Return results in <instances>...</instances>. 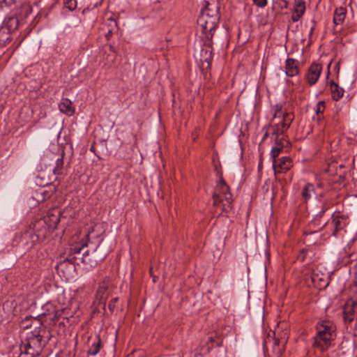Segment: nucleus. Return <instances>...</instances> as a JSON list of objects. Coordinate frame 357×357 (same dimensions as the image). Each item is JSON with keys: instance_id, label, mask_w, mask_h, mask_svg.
<instances>
[{"instance_id": "nucleus-36", "label": "nucleus", "mask_w": 357, "mask_h": 357, "mask_svg": "<svg viewBox=\"0 0 357 357\" xmlns=\"http://www.w3.org/2000/svg\"><path fill=\"white\" fill-rule=\"evenodd\" d=\"M314 29V26L310 28V33H309L310 36L312 34Z\"/></svg>"}, {"instance_id": "nucleus-4", "label": "nucleus", "mask_w": 357, "mask_h": 357, "mask_svg": "<svg viewBox=\"0 0 357 357\" xmlns=\"http://www.w3.org/2000/svg\"><path fill=\"white\" fill-rule=\"evenodd\" d=\"M273 116L271 121L272 135H284L294 119L291 112L287 111L282 103H277L272 107Z\"/></svg>"}, {"instance_id": "nucleus-7", "label": "nucleus", "mask_w": 357, "mask_h": 357, "mask_svg": "<svg viewBox=\"0 0 357 357\" xmlns=\"http://www.w3.org/2000/svg\"><path fill=\"white\" fill-rule=\"evenodd\" d=\"M349 224L348 218L343 215H333L331 222H326L322 228L329 227L331 230L332 236L337 237L342 236L346 232V227Z\"/></svg>"}, {"instance_id": "nucleus-35", "label": "nucleus", "mask_w": 357, "mask_h": 357, "mask_svg": "<svg viewBox=\"0 0 357 357\" xmlns=\"http://www.w3.org/2000/svg\"><path fill=\"white\" fill-rule=\"evenodd\" d=\"M317 279H318V278H317V276H315V275H314V276H312V282H313V283H315V282H316V280H317Z\"/></svg>"}, {"instance_id": "nucleus-6", "label": "nucleus", "mask_w": 357, "mask_h": 357, "mask_svg": "<svg viewBox=\"0 0 357 357\" xmlns=\"http://www.w3.org/2000/svg\"><path fill=\"white\" fill-rule=\"evenodd\" d=\"M213 204L222 211L229 212L231 209L232 195L225 181H221L219 192L213 194Z\"/></svg>"}, {"instance_id": "nucleus-5", "label": "nucleus", "mask_w": 357, "mask_h": 357, "mask_svg": "<svg viewBox=\"0 0 357 357\" xmlns=\"http://www.w3.org/2000/svg\"><path fill=\"white\" fill-rule=\"evenodd\" d=\"M59 222L58 215L48 213L43 219L38 220L33 226L36 236L39 241H44L50 232L56 228Z\"/></svg>"}, {"instance_id": "nucleus-26", "label": "nucleus", "mask_w": 357, "mask_h": 357, "mask_svg": "<svg viewBox=\"0 0 357 357\" xmlns=\"http://www.w3.org/2000/svg\"><path fill=\"white\" fill-rule=\"evenodd\" d=\"M36 196L38 201H44L45 199L50 198L51 197V194L45 190L40 189V190L36 192Z\"/></svg>"}, {"instance_id": "nucleus-23", "label": "nucleus", "mask_w": 357, "mask_h": 357, "mask_svg": "<svg viewBox=\"0 0 357 357\" xmlns=\"http://www.w3.org/2000/svg\"><path fill=\"white\" fill-rule=\"evenodd\" d=\"M274 137L275 145L282 146L283 148L288 146L289 142L286 139L284 135H272Z\"/></svg>"}, {"instance_id": "nucleus-39", "label": "nucleus", "mask_w": 357, "mask_h": 357, "mask_svg": "<svg viewBox=\"0 0 357 357\" xmlns=\"http://www.w3.org/2000/svg\"><path fill=\"white\" fill-rule=\"evenodd\" d=\"M149 271H150V273L151 274V273H152V268H150Z\"/></svg>"}, {"instance_id": "nucleus-12", "label": "nucleus", "mask_w": 357, "mask_h": 357, "mask_svg": "<svg viewBox=\"0 0 357 357\" xmlns=\"http://www.w3.org/2000/svg\"><path fill=\"white\" fill-rule=\"evenodd\" d=\"M293 167L292 160L287 156H283L273 161L275 173H286Z\"/></svg>"}, {"instance_id": "nucleus-29", "label": "nucleus", "mask_w": 357, "mask_h": 357, "mask_svg": "<svg viewBox=\"0 0 357 357\" xmlns=\"http://www.w3.org/2000/svg\"><path fill=\"white\" fill-rule=\"evenodd\" d=\"M119 298L117 297L112 298L109 304H108V308L111 312H114V310L116 308V303L118 301Z\"/></svg>"}, {"instance_id": "nucleus-16", "label": "nucleus", "mask_w": 357, "mask_h": 357, "mask_svg": "<svg viewBox=\"0 0 357 357\" xmlns=\"http://www.w3.org/2000/svg\"><path fill=\"white\" fill-rule=\"evenodd\" d=\"M305 10V3L304 0L296 1L291 20L294 22H298L303 15Z\"/></svg>"}, {"instance_id": "nucleus-17", "label": "nucleus", "mask_w": 357, "mask_h": 357, "mask_svg": "<svg viewBox=\"0 0 357 357\" xmlns=\"http://www.w3.org/2000/svg\"><path fill=\"white\" fill-rule=\"evenodd\" d=\"M59 108L61 112L69 116L73 115L75 113L73 102L68 98H63L59 104Z\"/></svg>"}, {"instance_id": "nucleus-25", "label": "nucleus", "mask_w": 357, "mask_h": 357, "mask_svg": "<svg viewBox=\"0 0 357 357\" xmlns=\"http://www.w3.org/2000/svg\"><path fill=\"white\" fill-rule=\"evenodd\" d=\"M325 108L326 106L325 102L324 101H319L317 102L315 111L317 115L318 121H321V118L323 117V113L325 110Z\"/></svg>"}, {"instance_id": "nucleus-10", "label": "nucleus", "mask_w": 357, "mask_h": 357, "mask_svg": "<svg viewBox=\"0 0 357 357\" xmlns=\"http://www.w3.org/2000/svg\"><path fill=\"white\" fill-rule=\"evenodd\" d=\"M201 38L204 41V45L200 52V61L202 63H206L207 64L206 68H208L211 66L213 59L212 39Z\"/></svg>"}, {"instance_id": "nucleus-30", "label": "nucleus", "mask_w": 357, "mask_h": 357, "mask_svg": "<svg viewBox=\"0 0 357 357\" xmlns=\"http://www.w3.org/2000/svg\"><path fill=\"white\" fill-rule=\"evenodd\" d=\"M255 5L259 8H264L267 5V0H252Z\"/></svg>"}, {"instance_id": "nucleus-9", "label": "nucleus", "mask_w": 357, "mask_h": 357, "mask_svg": "<svg viewBox=\"0 0 357 357\" xmlns=\"http://www.w3.org/2000/svg\"><path fill=\"white\" fill-rule=\"evenodd\" d=\"M111 280L108 277H105L99 283L96 294V302L98 304H105L109 296V288L111 286Z\"/></svg>"}, {"instance_id": "nucleus-2", "label": "nucleus", "mask_w": 357, "mask_h": 357, "mask_svg": "<svg viewBox=\"0 0 357 357\" xmlns=\"http://www.w3.org/2000/svg\"><path fill=\"white\" fill-rule=\"evenodd\" d=\"M220 20L219 7L215 3L207 2L206 6L202 9L197 19V24L201 29L200 37L212 39Z\"/></svg>"}, {"instance_id": "nucleus-31", "label": "nucleus", "mask_w": 357, "mask_h": 357, "mask_svg": "<svg viewBox=\"0 0 357 357\" xmlns=\"http://www.w3.org/2000/svg\"><path fill=\"white\" fill-rule=\"evenodd\" d=\"M10 40L9 33L7 35V31L2 33L0 37V41L6 42L7 40Z\"/></svg>"}, {"instance_id": "nucleus-22", "label": "nucleus", "mask_w": 357, "mask_h": 357, "mask_svg": "<svg viewBox=\"0 0 357 357\" xmlns=\"http://www.w3.org/2000/svg\"><path fill=\"white\" fill-rule=\"evenodd\" d=\"M64 154H65L64 151H63L61 153V157L57 158L56 160L55 166L53 169V172L55 175L62 174V171H63V167H64V162H63Z\"/></svg>"}, {"instance_id": "nucleus-24", "label": "nucleus", "mask_w": 357, "mask_h": 357, "mask_svg": "<svg viewBox=\"0 0 357 357\" xmlns=\"http://www.w3.org/2000/svg\"><path fill=\"white\" fill-rule=\"evenodd\" d=\"M211 345H208V348L206 349V352H209L210 350L215 345L217 347H220L222 344V341L216 336L211 335L208 337V343Z\"/></svg>"}, {"instance_id": "nucleus-38", "label": "nucleus", "mask_w": 357, "mask_h": 357, "mask_svg": "<svg viewBox=\"0 0 357 357\" xmlns=\"http://www.w3.org/2000/svg\"><path fill=\"white\" fill-rule=\"evenodd\" d=\"M326 209H327V208L322 209V211L320 212V215H321V216L324 213V212L326 211Z\"/></svg>"}, {"instance_id": "nucleus-37", "label": "nucleus", "mask_w": 357, "mask_h": 357, "mask_svg": "<svg viewBox=\"0 0 357 357\" xmlns=\"http://www.w3.org/2000/svg\"><path fill=\"white\" fill-rule=\"evenodd\" d=\"M90 151L95 153V146L92 145L90 148Z\"/></svg>"}, {"instance_id": "nucleus-34", "label": "nucleus", "mask_w": 357, "mask_h": 357, "mask_svg": "<svg viewBox=\"0 0 357 357\" xmlns=\"http://www.w3.org/2000/svg\"><path fill=\"white\" fill-rule=\"evenodd\" d=\"M344 319L346 321H348L349 322L352 321L353 319H354V317H353V314H349L347 313H345L344 314Z\"/></svg>"}, {"instance_id": "nucleus-3", "label": "nucleus", "mask_w": 357, "mask_h": 357, "mask_svg": "<svg viewBox=\"0 0 357 357\" xmlns=\"http://www.w3.org/2000/svg\"><path fill=\"white\" fill-rule=\"evenodd\" d=\"M317 334L314 337L313 347L321 351H326L336 337V326L329 320L319 321L315 326Z\"/></svg>"}, {"instance_id": "nucleus-32", "label": "nucleus", "mask_w": 357, "mask_h": 357, "mask_svg": "<svg viewBox=\"0 0 357 357\" xmlns=\"http://www.w3.org/2000/svg\"><path fill=\"white\" fill-rule=\"evenodd\" d=\"M305 242H310V239H309V237L312 235V234H317V231H310V232H305Z\"/></svg>"}, {"instance_id": "nucleus-28", "label": "nucleus", "mask_w": 357, "mask_h": 357, "mask_svg": "<svg viewBox=\"0 0 357 357\" xmlns=\"http://www.w3.org/2000/svg\"><path fill=\"white\" fill-rule=\"evenodd\" d=\"M63 4L65 8L71 11L74 10L77 8L76 0H63Z\"/></svg>"}, {"instance_id": "nucleus-14", "label": "nucleus", "mask_w": 357, "mask_h": 357, "mask_svg": "<svg viewBox=\"0 0 357 357\" xmlns=\"http://www.w3.org/2000/svg\"><path fill=\"white\" fill-rule=\"evenodd\" d=\"M347 15V8L345 7L337 8L334 11L333 15V24L335 30L340 31L342 29V25L343 24Z\"/></svg>"}, {"instance_id": "nucleus-18", "label": "nucleus", "mask_w": 357, "mask_h": 357, "mask_svg": "<svg viewBox=\"0 0 357 357\" xmlns=\"http://www.w3.org/2000/svg\"><path fill=\"white\" fill-rule=\"evenodd\" d=\"M91 340V338L89 339ZM101 347V340L99 335H96L93 340H92L91 345L90 346L87 354L91 356H96L100 349Z\"/></svg>"}, {"instance_id": "nucleus-8", "label": "nucleus", "mask_w": 357, "mask_h": 357, "mask_svg": "<svg viewBox=\"0 0 357 357\" xmlns=\"http://www.w3.org/2000/svg\"><path fill=\"white\" fill-rule=\"evenodd\" d=\"M100 248V245L98 244L91 253L89 250L83 252L81 258L82 262L93 266L102 261L105 258L106 254L105 252L99 253Z\"/></svg>"}, {"instance_id": "nucleus-15", "label": "nucleus", "mask_w": 357, "mask_h": 357, "mask_svg": "<svg viewBox=\"0 0 357 357\" xmlns=\"http://www.w3.org/2000/svg\"><path fill=\"white\" fill-rule=\"evenodd\" d=\"M299 73L298 61L294 59L288 58L285 61V73L289 77L297 75Z\"/></svg>"}, {"instance_id": "nucleus-19", "label": "nucleus", "mask_w": 357, "mask_h": 357, "mask_svg": "<svg viewBox=\"0 0 357 357\" xmlns=\"http://www.w3.org/2000/svg\"><path fill=\"white\" fill-rule=\"evenodd\" d=\"M315 193V188L313 184L306 183L301 190L302 199L307 202Z\"/></svg>"}, {"instance_id": "nucleus-21", "label": "nucleus", "mask_w": 357, "mask_h": 357, "mask_svg": "<svg viewBox=\"0 0 357 357\" xmlns=\"http://www.w3.org/2000/svg\"><path fill=\"white\" fill-rule=\"evenodd\" d=\"M331 91L332 94V98L335 100H338L340 99L344 95V89L338 86L333 81L331 82L330 84Z\"/></svg>"}, {"instance_id": "nucleus-1", "label": "nucleus", "mask_w": 357, "mask_h": 357, "mask_svg": "<svg viewBox=\"0 0 357 357\" xmlns=\"http://www.w3.org/2000/svg\"><path fill=\"white\" fill-rule=\"evenodd\" d=\"M58 312H55L54 314L46 315L45 313L38 314L36 317H26L22 323L24 324L29 319H32V324H34L35 329L29 333L24 341L22 342L20 345V354L19 357H35L38 356L41 352L45 342L43 341V335H41V326L44 321L43 318L45 317V320L47 319L55 322L58 319Z\"/></svg>"}, {"instance_id": "nucleus-11", "label": "nucleus", "mask_w": 357, "mask_h": 357, "mask_svg": "<svg viewBox=\"0 0 357 357\" xmlns=\"http://www.w3.org/2000/svg\"><path fill=\"white\" fill-rule=\"evenodd\" d=\"M322 72V66L318 63H312L305 74V79L310 86L314 85L318 81Z\"/></svg>"}, {"instance_id": "nucleus-40", "label": "nucleus", "mask_w": 357, "mask_h": 357, "mask_svg": "<svg viewBox=\"0 0 357 357\" xmlns=\"http://www.w3.org/2000/svg\"><path fill=\"white\" fill-rule=\"evenodd\" d=\"M23 327H24V328H28V327H29V326H28V325H25V326H24Z\"/></svg>"}, {"instance_id": "nucleus-27", "label": "nucleus", "mask_w": 357, "mask_h": 357, "mask_svg": "<svg viewBox=\"0 0 357 357\" xmlns=\"http://www.w3.org/2000/svg\"><path fill=\"white\" fill-rule=\"evenodd\" d=\"M283 147L281 146H277L274 145V146L272 147L271 151V157L272 158V160L273 161L274 159H277V157L280 155V153L282 151Z\"/></svg>"}, {"instance_id": "nucleus-33", "label": "nucleus", "mask_w": 357, "mask_h": 357, "mask_svg": "<svg viewBox=\"0 0 357 357\" xmlns=\"http://www.w3.org/2000/svg\"><path fill=\"white\" fill-rule=\"evenodd\" d=\"M77 259V257H73V258H66V259H64L63 261H61L59 263V266H63L66 262L68 261V262H70L71 264H75V262L73 261V260H76Z\"/></svg>"}, {"instance_id": "nucleus-13", "label": "nucleus", "mask_w": 357, "mask_h": 357, "mask_svg": "<svg viewBox=\"0 0 357 357\" xmlns=\"http://www.w3.org/2000/svg\"><path fill=\"white\" fill-rule=\"evenodd\" d=\"M101 29L105 31L107 40H109L112 36L118 31V24L115 19L108 17L105 20Z\"/></svg>"}, {"instance_id": "nucleus-20", "label": "nucleus", "mask_w": 357, "mask_h": 357, "mask_svg": "<svg viewBox=\"0 0 357 357\" xmlns=\"http://www.w3.org/2000/svg\"><path fill=\"white\" fill-rule=\"evenodd\" d=\"M89 234H85V238H86V241H82L79 243H77L75 245H73L70 249V257L72 255H79L81 253V251L84 248V247L88 246V238H89Z\"/></svg>"}]
</instances>
